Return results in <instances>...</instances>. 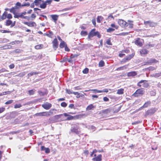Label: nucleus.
<instances>
[{
	"label": "nucleus",
	"instance_id": "nucleus-2",
	"mask_svg": "<svg viewBox=\"0 0 161 161\" xmlns=\"http://www.w3.org/2000/svg\"><path fill=\"white\" fill-rule=\"evenodd\" d=\"M145 92L143 89L142 88L136 90L132 96L135 97H137L140 95H143L144 93Z\"/></svg>",
	"mask_w": 161,
	"mask_h": 161
},
{
	"label": "nucleus",
	"instance_id": "nucleus-54",
	"mask_svg": "<svg viewBox=\"0 0 161 161\" xmlns=\"http://www.w3.org/2000/svg\"><path fill=\"white\" fill-rule=\"evenodd\" d=\"M88 68H86L83 70V72L84 74H86L88 72Z\"/></svg>",
	"mask_w": 161,
	"mask_h": 161
},
{
	"label": "nucleus",
	"instance_id": "nucleus-18",
	"mask_svg": "<svg viewBox=\"0 0 161 161\" xmlns=\"http://www.w3.org/2000/svg\"><path fill=\"white\" fill-rule=\"evenodd\" d=\"M137 75V73L136 71H132L127 73V75L128 77H134Z\"/></svg>",
	"mask_w": 161,
	"mask_h": 161
},
{
	"label": "nucleus",
	"instance_id": "nucleus-19",
	"mask_svg": "<svg viewBox=\"0 0 161 161\" xmlns=\"http://www.w3.org/2000/svg\"><path fill=\"white\" fill-rule=\"evenodd\" d=\"M151 102L150 101H147L146 102L144 105L141 108H147L150 106L151 104Z\"/></svg>",
	"mask_w": 161,
	"mask_h": 161
},
{
	"label": "nucleus",
	"instance_id": "nucleus-30",
	"mask_svg": "<svg viewBox=\"0 0 161 161\" xmlns=\"http://www.w3.org/2000/svg\"><path fill=\"white\" fill-rule=\"evenodd\" d=\"M153 47V44L150 43H148L145 45L144 46V47L148 49L150 48L151 47Z\"/></svg>",
	"mask_w": 161,
	"mask_h": 161
},
{
	"label": "nucleus",
	"instance_id": "nucleus-58",
	"mask_svg": "<svg viewBox=\"0 0 161 161\" xmlns=\"http://www.w3.org/2000/svg\"><path fill=\"white\" fill-rule=\"evenodd\" d=\"M92 22L93 24L94 25L95 27L96 26V22L95 19H92Z\"/></svg>",
	"mask_w": 161,
	"mask_h": 161
},
{
	"label": "nucleus",
	"instance_id": "nucleus-1",
	"mask_svg": "<svg viewBox=\"0 0 161 161\" xmlns=\"http://www.w3.org/2000/svg\"><path fill=\"white\" fill-rule=\"evenodd\" d=\"M137 86L140 87L142 86L144 88H147L149 86V84L147 83V80H142L137 83Z\"/></svg>",
	"mask_w": 161,
	"mask_h": 161
},
{
	"label": "nucleus",
	"instance_id": "nucleus-39",
	"mask_svg": "<svg viewBox=\"0 0 161 161\" xmlns=\"http://www.w3.org/2000/svg\"><path fill=\"white\" fill-rule=\"evenodd\" d=\"M53 33L52 31H49V34H47L46 36L52 38L53 36Z\"/></svg>",
	"mask_w": 161,
	"mask_h": 161
},
{
	"label": "nucleus",
	"instance_id": "nucleus-38",
	"mask_svg": "<svg viewBox=\"0 0 161 161\" xmlns=\"http://www.w3.org/2000/svg\"><path fill=\"white\" fill-rule=\"evenodd\" d=\"M12 23V21L9 20H7L6 22V25L7 26H9L10 25H11Z\"/></svg>",
	"mask_w": 161,
	"mask_h": 161
},
{
	"label": "nucleus",
	"instance_id": "nucleus-13",
	"mask_svg": "<svg viewBox=\"0 0 161 161\" xmlns=\"http://www.w3.org/2000/svg\"><path fill=\"white\" fill-rule=\"evenodd\" d=\"M94 158L92 159L93 161H101L102 160V155L101 154H99L96 156V154H94Z\"/></svg>",
	"mask_w": 161,
	"mask_h": 161
},
{
	"label": "nucleus",
	"instance_id": "nucleus-56",
	"mask_svg": "<svg viewBox=\"0 0 161 161\" xmlns=\"http://www.w3.org/2000/svg\"><path fill=\"white\" fill-rule=\"evenodd\" d=\"M16 74V72H11L8 74L9 76L14 75Z\"/></svg>",
	"mask_w": 161,
	"mask_h": 161
},
{
	"label": "nucleus",
	"instance_id": "nucleus-14",
	"mask_svg": "<svg viewBox=\"0 0 161 161\" xmlns=\"http://www.w3.org/2000/svg\"><path fill=\"white\" fill-rule=\"evenodd\" d=\"M111 111V110L110 108L102 110L100 112V114L102 115L107 114L110 113Z\"/></svg>",
	"mask_w": 161,
	"mask_h": 161
},
{
	"label": "nucleus",
	"instance_id": "nucleus-34",
	"mask_svg": "<svg viewBox=\"0 0 161 161\" xmlns=\"http://www.w3.org/2000/svg\"><path fill=\"white\" fill-rule=\"evenodd\" d=\"M25 75V72H21L18 74L17 75H14V76H19L20 77H22L24 76Z\"/></svg>",
	"mask_w": 161,
	"mask_h": 161
},
{
	"label": "nucleus",
	"instance_id": "nucleus-52",
	"mask_svg": "<svg viewBox=\"0 0 161 161\" xmlns=\"http://www.w3.org/2000/svg\"><path fill=\"white\" fill-rule=\"evenodd\" d=\"M52 1V0H47L45 2L46 3V4L50 5L51 3V2Z\"/></svg>",
	"mask_w": 161,
	"mask_h": 161
},
{
	"label": "nucleus",
	"instance_id": "nucleus-60",
	"mask_svg": "<svg viewBox=\"0 0 161 161\" xmlns=\"http://www.w3.org/2000/svg\"><path fill=\"white\" fill-rule=\"evenodd\" d=\"M125 67V66H122V67H119V68H118L117 69V70H123L124 69V68Z\"/></svg>",
	"mask_w": 161,
	"mask_h": 161
},
{
	"label": "nucleus",
	"instance_id": "nucleus-12",
	"mask_svg": "<svg viewBox=\"0 0 161 161\" xmlns=\"http://www.w3.org/2000/svg\"><path fill=\"white\" fill-rule=\"evenodd\" d=\"M158 62V60H157L155 58H151L146 63L144 64V65H151L153 63H156Z\"/></svg>",
	"mask_w": 161,
	"mask_h": 161
},
{
	"label": "nucleus",
	"instance_id": "nucleus-50",
	"mask_svg": "<svg viewBox=\"0 0 161 161\" xmlns=\"http://www.w3.org/2000/svg\"><path fill=\"white\" fill-rule=\"evenodd\" d=\"M43 116H49V114L47 112H43Z\"/></svg>",
	"mask_w": 161,
	"mask_h": 161
},
{
	"label": "nucleus",
	"instance_id": "nucleus-9",
	"mask_svg": "<svg viewBox=\"0 0 161 161\" xmlns=\"http://www.w3.org/2000/svg\"><path fill=\"white\" fill-rule=\"evenodd\" d=\"M14 17L18 19H19V18H21L28 20H29L30 19L29 17L26 16H24L21 13H18L17 15H15L14 16Z\"/></svg>",
	"mask_w": 161,
	"mask_h": 161
},
{
	"label": "nucleus",
	"instance_id": "nucleus-4",
	"mask_svg": "<svg viewBox=\"0 0 161 161\" xmlns=\"http://www.w3.org/2000/svg\"><path fill=\"white\" fill-rule=\"evenodd\" d=\"M144 43V40L139 37L135 39L134 43L135 45L140 47H142Z\"/></svg>",
	"mask_w": 161,
	"mask_h": 161
},
{
	"label": "nucleus",
	"instance_id": "nucleus-20",
	"mask_svg": "<svg viewBox=\"0 0 161 161\" xmlns=\"http://www.w3.org/2000/svg\"><path fill=\"white\" fill-rule=\"evenodd\" d=\"M51 17L53 19V20L54 22L55 23H56V21L57 20L58 18V15H51Z\"/></svg>",
	"mask_w": 161,
	"mask_h": 161
},
{
	"label": "nucleus",
	"instance_id": "nucleus-7",
	"mask_svg": "<svg viewBox=\"0 0 161 161\" xmlns=\"http://www.w3.org/2000/svg\"><path fill=\"white\" fill-rule=\"evenodd\" d=\"M118 23L122 27H126L128 25L127 23L122 19H119Z\"/></svg>",
	"mask_w": 161,
	"mask_h": 161
},
{
	"label": "nucleus",
	"instance_id": "nucleus-26",
	"mask_svg": "<svg viewBox=\"0 0 161 161\" xmlns=\"http://www.w3.org/2000/svg\"><path fill=\"white\" fill-rule=\"evenodd\" d=\"M105 43L108 45H112V44L111 41V38H109L108 39L106 40Z\"/></svg>",
	"mask_w": 161,
	"mask_h": 161
},
{
	"label": "nucleus",
	"instance_id": "nucleus-48",
	"mask_svg": "<svg viewBox=\"0 0 161 161\" xmlns=\"http://www.w3.org/2000/svg\"><path fill=\"white\" fill-rule=\"evenodd\" d=\"M14 101L12 100H8L5 103V104L8 105L12 103H13Z\"/></svg>",
	"mask_w": 161,
	"mask_h": 161
},
{
	"label": "nucleus",
	"instance_id": "nucleus-37",
	"mask_svg": "<svg viewBox=\"0 0 161 161\" xmlns=\"http://www.w3.org/2000/svg\"><path fill=\"white\" fill-rule=\"evenodd\" d=\"M38 74V73L37 72H31V73H29L27 75L28 76V77H30V76H31L33 75H36V74Z\"/></svg>",
	"mask_w": 161,
	"mask_h": 161
},
{
	"label": "nucleus",
	"instance_id": "nucleus-32",
	"mask_svg": "<svg viewBox=\"0 0 161 161\" xmlns=\"http://www.w3.org/2000/svg\"><path fill=\"white\" fill-rule=\"evenodd\" d=\"M98 93H101L103 92H108V89L105 88L103 90H97V91Z\"/></svg>",
	"mask_w": 161,
	"mask_h": 161
},
{
	"label": "nucleus",
	"instance_id": "nucleus-40",
	"mask_svg": "<svg viewBox=\"0 0 161 161\" xmlns=\"http://www.w3.org/2000/svg\"><path fill=\"white\" fill-rule=\"evenodd\" d=\"M110 26L113 28H115L116 29H118L119 27L118 26L116 25L115 23L112 24L110 25Z\"/></svg>",
	"mask_w": 161,
	"mask_h": 161
},
{
	"label": "nucleus",
	"instance_id": "nucleus-36",
	"mask_svg": "<svg viewBox=\"0 0 161 161\" xmlns=\"http://www.w3.org/2000/svg\"><path fill=\"white\" fill-rule=\"evenodd\" d=\"M7 13L5 11L3 14V15L2 16V19H5L7 17Z\"/></svg>",
	"mask_w": 161,
	"mask_h": 161
},
{
	"label": "nucleus",
	"instance_id": "nucleus-28",
	"mask_svg": "<svg viewBox=\"0 0 161 161\" xmlns=\"http://www.w3.org/2000/svg\"><path fill=\"white\" fill-rule=\"evenodd\" d=\"M43 45L40 44L36 46L35 47L36 49H39L42 48L43 47Z\"/></svg>",
	"mask_w": 161,
	"mask_h": 161
},
{
	"label": "nucleus",
	"instance_id": "nucleus-44",
	"mask_svg": "<svg viewBox=\"0 0 161 161\" xmlns=\"http://www.w3.org/2000/svg\"><path fill=\"white\" fill-rule=\"evenodd\" d=\"M155 68L152 66H150L147 68L146 69L148 70L149 71H153L155 69Z\"/></svg>",
	"mask_w": 161,
	"mask_h": 161
},
{
	"label": "nucleus",
	"instance_id": "nucleus-63",
	"mask_svg": "<svg viewBox=\"0 0 161 161\" xmlns=\"http://www.w3.org/2000/svg\"><path fill=\"white\" fill-rule=\"evenodd\" d=\"M14 64H12L9 65V68L10 69H13L14 67Z\"/></svg>",
	"mask_w": 161,
	"mask_h": 161
},
{
	"label": "nucleus",
	"instance_id": "nucleus-16",
	"mask_svg": "<svg viewBox=\"0 0 161 161\" xmlns=\"http://www.w3.org/2000/svg\"><path fill=\"white\" fill-rule=\"evenodd\" d=\"M42 107L46 110L49 109L52 107V104L48 103H46L45 104L42 105Z\"/></svg>",
	"mask_w": 161,
	"mask_h": 161
},
{
	"label": "nucleus",
	"instance_id": "nucleus-35",
	"mask_svg": "<svg viewBox=\"0 0 161 161\" xmlns=\"http://www.w3.org/2000/svg\"><path fill=\"white\" fill-rule=\"evenodd\" d=\"M104 62L103 60H101L99 62L98 65L100 67H102L104 65Z\"/></svg>",
	"mask_w": 161,
	"mask_h": 161
},
{
	"label": "nucleus",
	"instance_id": "nucleus-11",
	"mask_svg": "<svg viewBox=\"0 0 161 161\" xmlns=\"http://www.w3.org/2000/svg\"><path fill=\"white\" fill-rule=\"evenodd\" d=\"M130 52V50L128 49H125V50H122L120 51L119 54V56L120 58H122L125 55L124 53H128Z\"/></svg>",
	"mask_w": 161,
	"mask_h": 161
},
{
	"label": "nucleus",
	"instance_id": "nucleus-10",
	"mask_svg": "<svg viewBox=\"0 0 161 161\" xmlns=\"http://www.w3.org/2000/svg\"><path fill=\"white\" fill-rule=\"evenodd\" d=\"M149 51L146 48L144 47L140 49V53L141 56H144L148 54Z\"/></svg>",
	"mask_w": 161,
	"mask_h": 161
},
{
	"label": "nucleus",
	"instance_id": "nucleus-31",
	"mask_svg": "<svg viewBox=\"0 0 161 161\" xmlns=\"http://www.w3.org/2000/svg\"><path fill=\"white\" fill-rule=\"evenodd\" d=\"M36 26V24L35 22H29L28 26L29 27H33Z\"/></svg>",
	"mask_w": 161,
	"mask_h": 161
},
{
	"label": "nucleus",
	"instance_id": "nucleus-57",
	"mask_svg": "<svg viewBox=\"0 0 161 161\" xmlns=\"http://www.w3.org/2000/svg\"><path fill=\"white\" fill-rule=\"evenodd\" d=\"M7 17L8 19H11L12 18V15L11 14H8L7 15Z\"/></svg>",
	"mask_w": 161,
	"mask_h": 161
},
{
	"label": "nucleus",
	"instance_id": "nucleus-59",
	"mask_svg": "<svg viewBox=\"0 0 161 161\" xmlns=\"http://www.w3.org/2000/svg\"><path fill=\"white\" fill-rule=\"evenodd\" d=\"M103 100L104 102H108L109 101V99L106 97H105L103 98Z\"/></svg>",
	"mask_w": 161,
	"mask_h": 161
},
{
	"label": "nucleus",
	"instance_id": "nucleus-3",
	"mask_svg": "<svg viewBox=\"0 0 161 161\" xmlns=\"http://www.w3.org/2000/svg\"><path fill=\"white\" fill-rule=\"evenodd\" d=\"M135 55V53H132L131 54L129 55L125 58H123L121 61L122 64H124L130 60Z\"/></svg>",
	"mask_w": 161,
	"mask_h": 161
},
{
	"label": "nucleus",
	"instance_id": "nucleus-23",
	"mask_svg": "<svg viewBox=\"0 0 161 161\" xmlns=\"http://www.w3.org/2000/svg\"><path fill=\"white\" fill-rule=\"evenodd\" d=\"M15 8H13L11 9H9L10 12L11 13H13L14 15H17L18 13L15 12Z\"/></svg>",
	"mask_w": 161,
	"mask_h": 161
},
{
	"label": "nucleus",
	"instance_id": "nucleus-8",
	"mask_svg": "<svg viewBox=\"0 0 161 161\" xmlns=\"http://www.w3.org/2000/svg\"><path fill=\"white\" fill-rule=\"evenodd\" d=\"M156 109L155 108H152L149 109L147 110L145 112V115L147 116L149 115H151L155 113L156 112Z\"/></svg>",
	"mask_w": 161,
	"mask_h": 161
},
{
	"label": "nucleus",
	"instance_id": "nucleus-21",
	"mask_svg": "<svg viewBox=\"0 0 161 161\" xmlns=\"http://www.w3.org/2000/svg\"><path fill=\"white\" fill-rule=\"evenodd\" d=\"M103 19V17L101 16H98L97 18V22L100 23Z\"/></svg>",
	"mask_w": 161,
	"mask_h": 161
},
{
	"label": "nucleus",
	"instance_id": "nucleus-5",
	"mask_svg": "<svg viewBox=\"0 0 161 161\" xmlns=\"http://www.w3.org/2000/svg\"><path fill=\"white\" fill-rule=\"evenodd\" d=\"M144 24L147 26H149L151 27H155L157 25V23H156L153 22L150 20L144 21Z\"/></svg>",
	"mask_w": 161,
	"mask_h": 161
},
{
	"label": "nucleus",
	"instance_id": "nucleus-51",
	"mask_svg": "<svg viewBox=\"0 0 161 161\" xmlns=\"http://www.w3.org/2000/svg\"><path fill=\"white\" fill-rule=\"evenodd\" d=\"M61 105L63 107H65L67 106V104L65 102H63L61 103Z\"/></svg>",
	"mask_w": 161,
	"mask_h": 161
},
{
	"label": "nucleus",
	"instance_id": "nucleus-17",
	"mask_svg": "<svg viewBox=\"0 0 161 161\" xmlns=\"http://www.w3.org/2000/svg\"><path fill=\"white\" fill-rule=\"evenodd\" d=\"M63 114L65 117L68 116V117L66 119V120H72L75 119V116H73L70 115H69L66 113H64Z\"/></svg>",
	"mask_w": 161,
	"mask_h": 161
},
{
	"label": "nucleus",
	"instance_id": "nucleus-46",
	"mask_svg": "<svg viewBox=\"0 0 161 161\" xmlns=\"http://www.w3.org/2000/svg\"><path fill=\"white\" fill-rule=\"evenodd\" d=\"M22 107V105L20 104H16L14 106V108H20Z\"/></svg>",
	"mask_w": 161,
	"mask_h": 161
},
{
	"label": "nucleus",
	"instance_id": "nucleus-42",
	"mask_svg": "<svg viewBox=\"0 0 161 161\" xmlns=\"http://www.w3.org/2000/svg\"><path fill=\"white\" fill-rule=\"evenodd\" d=\"M115 30V29L111 28H109L107 30V31L108 32H113V31H114Z\"/></svg>",
	"mask_w": 161,
	"mask_h": 161
},
{
	"label": "nucleus",
	"instance_id": "nucleus-62",
	"mask_svg": "<svg viewBox=\"0 0 161 161\" xmlns=\"http://www.w3.org/2000/svg\"><path fill=\"white\" fill-rule=\"evenodd\" d=\"M5 110L4 108L2 107L0 108V114L3 112Z\"/></svg>",
	"mask_w": 161,
	"mask_h": 161
},
{
	"label": "nucleus",
	"instance_id": "nucleus-27",
	"mask_svg": "<svg viewBox=\"0 0 161 161\" xmlns=\"http://www.w3.org/2000/svg\"><path fill=\"white\" fill-rule=\"evenodd\" d=\"M63 115V114H61L59 115H56L54 116L53 118L55 120H56L59 119Z\"/></svg>",
	"mask_w": 161,
	"mask_h": 161
},
{
	"label": "nucleus",
	"instance_id": "nucleus-53",
	"mask_svg": "<svg viewBox=\"0 0 161 161\" xmlns=\"http://www.w3.org/2000/svg\"><path fill=\"white\" fill-rule=\"evenodd\" d=\"M45 151L46 153H48L50 152V150L49 148H46Z\"/></svg>",
	"mask_w": 161,
	"mask_h": 161
},
{
	"label": "nucleus",
	"instance_id": "nucleus-22",
	"mask_svg": "<svg viewBox=\"0 0 161 161\" xmlns=\"http://www.w3.org/2000/svg\"><path fill=\"white\" fill-rule=\"evenodd\" d=\"M124 89L122 88L118 89L117 93L119 95L123 94L124 93Z\"/></svg>",
	"mask_w": 161,
	"mask_h": 161
},
{
	"label": "nucleus",
	"instance_id": "nucleus-15",
	"mask_svg": "<svg viewBox=\"0 0 161 161\" xmlns=\"http://www.w3.org/2000/svg\"><path fill=\"white\" fill-rule=\"evenodd\" d=\"M53 44V47L55 50H56L58 46V43L56 38L54 39L52 42Z\"/></svg>",
	"mask_w": 161,
	"mask_h": 161
},
{
	"label": "nucleus",
	"instance_id": "nucleus-45",
	"mask_svg": "<svg viewBox=\"0 0 161 161\" xmlns=\"http://www.w3.org/2000/svg\"><path fill=\"white\" fill-rule=\"evenodd\" d=\"M35 115L36 116H43V112L36 113L35 114Z\"/></svg>",
	"mask_w": 161,
	"mask_h": 161
},
{
	"label": "nucleus",
	"instance_id": "nucleus-41",
	"mask_svg": "<svg viewBox=\"0 0 161 161\" xmlns=\"http://www.w3.org/2000/svg\"><path fill=\"white\" fill-rule=\"evenodd\" d=\"M53 110L56 111V109H51L49 112H48V114H49V116L53 115Z\"/></svg>",
	"mask_w": 161,
	"mask_h": 161
},
{
	"label": "nucleus",
	"instance_id": "nucleus-43",
	"mask_svg": "<svg viewBox=\"0 0 161 161\" xmlns=\"http://www.w3.org/2000/svg\"><path fill=\"white\" fill-rule=\"evenodd\" d=\"M10 93V92L9 91L4 92L0 94V96L5 95L7 94H9Z\"/></svg>",
	"mask_w": 161,
	"mask_h": 161
},
{
	"label": "nucleus",
	"instance_id": "nucleus-29",
	"mask_svg": "<svg viewBox=\"0 0 161 161\" xmlns=\"http://www.w3.org/2000/svg\"><path fill=\"white\" fill-rule=\"evenodd\" d=\"M47 4L45 2L43 1V3L40 5V7L42 8H45L46 7Z\"/></svg>",
	"mask_w": 161,
	"mask_h": 161
},
{
	"label": "nucleus",
	"instance_id": "nucleus-49",
	"mask_svg": "<svg viewBox=\"0 0 161 161\" xmlns=\"http://www.w3.org/2000/svg\"><path fill=\"white\" fill-rule=\"evenodd\" d=\"M29 94L30 95H32L34 93V91L33 90H31L28 91Z\"/></svg>",
	"mask_w": 161,
	"mask_h": 161
},
{
	"label": "nucleus",
	"instance_id": "nucleus-47",
	"mask_svg": "<svg viewBox=\"0 0 161 161\" xmlns=\"http://www.w3.org/2000/svg\"><path fill=\"white\" fill-rule=\"evenodd\" d=\"M80 34L82 36H85L87 34V32L86 31H82L81 32Z\"/></svg>",
	"mask_w": 161,
	"mask_h": 161
},
{
	"label": "nucleus",
	"instance_id": "nucleus-24",
	"mask_svg": "<svg viewBox=\"0 0 161 161\" xmlns=\"http://www.w3.org/2000/svg\"><path fill=\"white\" fill-rule=\"evenodd\" d=\"M128 25H129V27L130 28H132L133 27V21L130 20H128Z\"/></svg>",
	"mask_w": 161,
	"mask_h": 161
},
{
	"label": "nucleus",
	"instance_id": "nucleus-6",
	"mask_svg": "<svg viewBox=\"0 0 161 161\" xmlns=\"http://www.w3.org/2000/svg\"><path fill=\"white\" fill-rule=\"evenodd\" d=\"M97 36L98 38H101V35L97 31H96L95 29H93L91 30V37Z\"/></svg>",
	"mask_w": 161,
	"mask_h": 161
},
{
	"label": "nucleus",
	"instance_id": "nucleus-55",
	"mask_svg": "<svg viewBox=\"0 0 161 161\" xmlns=\"http://www.w3.org/2000/svg\"><path fill=\"white\" fill-rule=\"evenodd\" d=\"M11 46L10 45H8V46H5L4 47H3V49H9L11 48Z\"/></svg>",
	"mask_w": 161,
	"mask_h": 161
},
{
	"label": "nucleus",
	"instance_id": "nucleus-61",
	"mask_svg": "<svg viewBox=\"0 0 161 161\" xmlns=\"http://www.w3.org/2000/svg\"><path fill=\"white\" fill-rule=\"evenodd\" d=\"M110 18H111L112 19H114V16H113L112 15V14H110L108 16V19H109Z\"/></svg>",
	"mask_w": 161,
	"mask_h": 161
},
{
	"label": "nucleus",
	"instance_id": "nucleus-33",
	"mask_svg": "<svg viewBox=\"0 0 161 161\" xmlns=\"http://www.w3.org/2000/svg\"><path fill=\"white\" fill-rule=\"evenodd\" d=\"M66 44L64 41H62L60 43L59 45V47L61 48H63L64 47Z\"/></svg>",
	"mask_w": 161,
	"mask_h": 161
},
{
	"label": "nucleus",
	"instance_id": "nucleus-64",
	"mask_svg": "<svg viewBox=\"0 0 161 161\" xmlns=\"http://www.w3.org/2000/svg\"><path fill=\"white\" fill-rule=\"evenodd\" d=\"M30 4L28 3H25L24 4H22L21 6H29Z\"/></svg>",
	"mask_w": 161,
	"mask_h": 161
},
{
	"label": "nucleus",
	"instance_id": "nucleus-25",
	"mask_svg": "<svg viewBox=\"0 0 161 161\" xmlns=\"http://www.w3.org/2000/svg\"><path fill=\"white\" fill-rule=\"evenodd\" d=\"M161 76V72L153 74V76L155 78H158Z\"/></svg>",
	"mask_w": 161,
	"mask_h": 161
}]
</instances>
